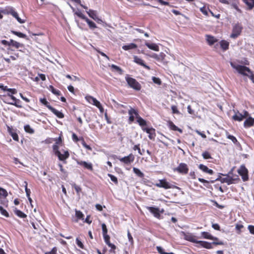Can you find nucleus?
<instances>
[{"label": "nucleus", "instance_id": "obj_1", "mask_svg": "<svg viewBox=\"0 0 254 254\" xmlns=\"http://www.w3.org/2000/svg\"><path fill=\"white\" fill-rule=\"evenodd\" d=\"M230 64L231 66L235 69L239 73L248 76L249 78L250 77V75H251L253 73V72L251 70V69L245 65L235 64L233 63H231Z\"/></svg>", "mask_w": 254, "mask_h": 254}, {"label": "nucleus", "instance_id": "obj_2", "mask_svg": "<svg viewBox=\"0 0 254 254\" xmlns=\"http://www.w3.org/2000/svg\"><path fill=\"white\" fill-rule=\"evenodd\" d=\"M1 12L4 14H10L13 17L16 19L18 22L20 23H24L25 22V20L21 19L18 16L17 12L15 11V9L10 6H6L4 8L1 10Z\"/></svg>", "mask_w": 254, "mask_h": 254}, {"label": "nucleus", "instance_id": "obj_3", "mask_svg": "<svg viewBox=\"0 0 254 254\" xmlns=\"http://www.w3.org/2000/svg\"><path fill=\"white\" fill-rule=\"evenodd\" d=\"M125 79L129 87L135 91H140L141 89V84L135 79L126 75Z\"/></svg>", "mask_w": 254, "mask_h": 254}, {"label": "nucleus", "instance_id": "obj_4", "mask_svg": "<svg viewBox=\"0 0 254 254\" xmlns=\"http://www.w3.org/2000/svg\"><path fill=\"white\" fill-rule=\"evenodd\" d=\"M243 30V26L240 23L235 24L232 29V32L230 35V37L233 39L237 38L240 36Z\"/></svg>", "mask_w": 254, "mask_h": 254}, {"label": "nucleus", "instance_id": "obj_5", "mask_svg": "<svg viewBox=\"0 0 254 254\" xmlns=\"http://www.w3.org/2000/svg\"><path fill=\"white\" fill-rule=\"evenodd\" d=\"M85 98L88 103L96 106L101 112H102L103 108L100 102L98 101L95 98L90 95H86Z\"/></svg>", "mask_w": 254, "mask_h": 254}, {"label": "nucleus", "instance_id": "obj_6", "mask_svg": "<svg viewBox=\"0 0 254 254\" xmlns=\"http://www.w3.org/2000/svg\"><path fill=\"white\" fill-rule=\"evenodd\" d=\"M154 185L158 188H164L166 190L174 188L175 187L174 185L167 182L165 179L159 180L158 182Z\"/></svg>", "mask_w": 254, "mask_h": 254}, {"label": "nucleus", "instance_id": "obj_7", "mask_svg": "<svg viewBox=\"0 0 254 254\" xmlns=\"http://www.w3.org/2000/svg\"><path fill=\"white\" fill-rule=\"evenodd\" d=\"M174 170L182 175H186L188 173L189 169L186 163H181Z\"/></svg>", "mask_w": 254, "mask_h": 254}, {"label": "nucleus", "instance_id": "obj_8", "mask_svg": "<svg viewBox=\"0 0 254 254\" xmlns=\"http://www.w3.org/2000/svg\"><path fill=\"white\" fill-rule=\"evenodd\" d=\"M128 114L129 115L128 122L130 124L133 122L135 118L137 119V117L139 116L138 111L132 107H130V109L128 111Z\"/></svg>", "mask_w": 254, "mask_h": 254}, {"label": "nucleus", "instance_id": "obj_9", "mask_svg": "<svg viewBox=\"0 0 254 254\" xmlns=\"http://www.w3.org/2000/svg\"><path fill=\"white\" fill-rule=\"evenodd\" d=\"M182 233L185 240L193 243H197L198 241L197 240V238L193 234L184 232H182Z\"/></svg>", "mask_w": 254, "mask_h": 254}, {"label": "nucleus", "instance_id": "obj_10", "mask_svg": "<svg viewBox=\"0 0 254 254\" xmlns=\"http://www.w3.org/2000/svg\"><path fill=\"white\" fill-rule=\"evenodd\" d=\"M55 155L58 157L60 161H62L64 164H66L67 163L66 159L69 157V153L68 150H63V153L60 152Z\"/></svg>", "mask_w": 254, "mask_h": 254}, {"label": "nucleus", "instance_id": "obj_11", "mask_svg": "<svg viewBox=\"0 0 254 254\" xmlns=\"http://www.w3.org/2000/svg\"><path fill=\"white\" fill-rule=\"evenodd\" d=\"M117 159L120 160L121 162L124 163L125 164H130L133 162L134 160V156L132 154H129L128 156L124 157H118Z\"/></svg>", "mask_w": 254, "mask_h": 254}, {"label": "nucleus", "instance_id": "obj_12", "mask_svg": "<svg viewBox=\"0 0 254 254\" xmlns=\"http://www.w3.org/2000/svg\"><path fill=\"white\" fill-rule=\"evenodd\" d=\"M238 173L242 176L244 181H246L248 180V171L244 166H241L240 167V168L238 170Z\"/></svg>", "mask_w": 254, "mask_h": 254}, {"label": "nucleus", "instance_id": "obj_13", "mask_svg": "<svg viewBox=\"0 0 254 254\" xmlns=\"http://www.w3.org/2000/svg\"><path fill=\"white\" fill-rule=\"evenodd\" d=\"M146 208L155 217L158 219H160L161 215L159 208L152 206H146Z\"/></svg>", "mask_w": 254, "mask_h": 254}, {"label": "nucleus", "instance_id": "obj_14", "mask_svg": "<svg viewBox=\"0 0 254 254\" xmlns=\"http://www.w3.org/2000/svg\"><path fill=\"white\" fill-rule=\"evenodd\" d=\"M142 130L148 133V137L151 140H154L156 137L155 129L153 127H142Z\"/></svg>", "mask_w": 254, "mask_h": 254}, {"label": "nucleus", "instance_id": "obj_15", "mask_svg": "<svg viewBox=\"0 0 254 254\" xmlns=\"http://www.w3.org/2000/svg\"><path fill=\"white\" fill-rule=\"evenodd\" d=\"M76 162L78 165L83 167L85 169H86L91 171L93 170V165L91 163H88L84 161L79 160H77Z\"/></svg>", "mask_w": 254, "mask_h": 254}, {"label": "nucleus", "instance_id": "obj_16", "mask_svg": "<svg viewBox=\"0 0 254 254\" xmlns=\"http://www.w3.org/2000/svg\"><path fill=\"white\" fill-rule=\"evenodd\" d=\"M133 62L137 64L142 66L147 70L150 69V67L144 64V61L136 56H134L133 57Z\"/></svg>", "mask_w": 254, "mask_h": 254}, {"label": "nucleus", "instance_id": "obj_17", "mask_svg": "<svg viewBox=\"0 0 254 254\" xmlns=\"http://www.w3.org/2000/svg\"><path fill=\"white\" fill-rule=\"evenodd\" d=\"M7 131L14 140L16 141H19V137L17 133L16 132L15 130L13 129L12 127L8 126Z\"/></svg>", "mask_w": 254, "mask_h": 254}, {"label": "nucleus", "instance_id": "obj_18", "mask_svg": "<svg viewBox=\"0 0 254 254\" xmlns=\"http://www.w3.org/2000/svg\"><path fill=\"white\" fill-rule=\"evenodd\" d=\"M224 176H225V177L222 178L220 179V181L221 183H226L229 185L234 183V182L235 180V179H233L232 177L229 176L228 175H225Z\"/></svg>", "mask_w": 254, "mask_h": 254}, {"label": "nucleus", "instance_id": "obj_19", "mask_svg": "<svg viewBox=\"0 0 254 254\" xmlns=\"http://www.w3.org/2000/svg\"><path fill=\"white\" fill-rule=\"evenodd\" d=\"M196 244H199L201 247L207 249H211L213 248L212 243L203 241H197Z\"/></svg>", "mask_w": 254, "mask_h": 254}, {"label": "nucleus", "instance_id": "obj_20", "mask_svg": "<svg viewBox=\"0 0 254 254\" xmlns=\"http://www.w3.org/2000/svg\"><path fill=\"white\" fill-rule=\"evenodd\" d=\"M200 238H203L209 240H218V238L213 236L208 232H202Z\"/></svg>", "mask_w": 254, "mask_h": 254}, {"label": "nucleus", "instance_id": "obj_21", "mask_svg": "<svg viewBox=\"0 0 254 254\" xmlns=\"http://www.w3.org/2000/svg\"><path fill=\"white\" fill-rule=\"evenodd\" d=\"M246 5V9L248 10H252L254 8V0H242Z\"/></svg>", "mask_w": 254, "mask_h": 254}, {"label": "nucleus", "instance_id": "obj_22", "mask_svg": "<svg viewBox=\"0 0 254 254\" xmlns=\"http://www.w3.org/2000/svg\"><path fill=\"white\" fill-rule=\"evenodd\" d=\"M206 41L210 46L213 45L215 43L218 41V39L212 35H206Z\"/></svg>", "mask_w": 254, "mask_h": 254}, {"label": "nucleus", "instance_id": "obj_23", "mask_svg": "<svg viewBox=\"0 0 254 254\" xmlns=\"http://www.w3.org/2000/svg\"><path fill=\"white\" fill-rule=\"evenodd\" d=\"M234 112L235 115L232 116V119L235 121H242L244 120L242 114L240 113L238 111Z\"/></svg>", "mask_w": 254, "mask_h": 254}, {"label": "nucleus", "instance_id": "obj_24", "mask_svg": "<svg viewBox=\"0 0 254 254\" xmlns=\"http://www.w3.org/2000/svg\"><path fill=\"white\" fill-rule=\"evenodd\" d=\"M254 125V120H253V118L252 117H249L244 123V127L245 128H249L252 126H253Z\"/></svg>", "mask_w": 254, "mask_h": 254}, {"label": "nucleus", "instance_id": "obj_25", "mask_svg": "<svg viewBox=\"0 0 254 254\" xmlns=\"http://www.w3.org/2000/svg\"><path fill=\"white\" fill-rule=\"evenodd\" d=\"M198 168L203 172L210 175H212L214 173L212 170L209 169L206 166L203 164H200L198 166Z\"/></svg>", "mask_w": 254, "mask_h": 254}, {"label": "nucleus", "instance_id": "obj_26", "mask_svg": "<svg viewBox=\"0 0 254 254\" xmlns=\"http://www.w3.org/2000/svg\"><path fill=\"white\" fill-rule=\"evenodd\" d=\"M86 12L88 15L94 20L97 21H101L100 19L98 18L96 12L95 10L92 9H89L88 11H87Z\"/></svg>", "mask_w": 254, "mask_h": 254}, {"label": "nucleus", "instance_id": "obj_27", "mask_svg": "<svg viewBox=\"0 0 254 254\" xmlns=\"http://www.w3.org/2000/svg\"><path fill=\"white\" fill-rule=\"evenodd\" d=\"M219 44L221 48L222 49L223 51H225L228 50L229 47V43L228 41L225 40H222L220 41V42H219Z\"/></svg>", "mask_w": 254, "mask_h": 254}, {"label": "nucleus", "instance_id": "obj_28", "mask_svg": "<svg viewBox=\"0 0 254 254\" xmlns=\"http://www.w3.org/2000/svg\"><path fill=\"white\" fill-rule=\"evenodd\" d=\"M50 111L60 119H63L64 117V114L63 113L56 110L53 107H51Z\"/></svg>", "mask_w": 254, "mask_h": 254}, {"label": "nucleus", "instance_id": "obj_29", "mask_svg": "<svg viewBox=\"0 0 254 254\" xmlns=\"http://www.w3.org/2000/svg\"><path fill=\"white\" fill-rule=\"evenodd\" d=\"M145 46H146L149 49L155 51H159V46L155 44V43H149L148 42H146L145 44Z\"/></svg>", "mask_w": 254, "mask_h": 254}, {"label": "nucleus", "instance_id": "obj_30", "mask_svg": "<svg viewBox=\"0 0 254 254\" xmlns=\"http://www.w3.org/2000/svg\"><path fill=\"white\" fill-rule=\"evenodd\" d=\"M48 88L53 94L56 96L61 95V92L59 90L55 88L53 85H50Z\"/></svg>", "mask_w": 254, "mask_h": 254}, {"label": "nucleus", "instance_id": "obj_31", "mask_svg": "<svg viewBox=\"0 0 254 254\" xmlns=\"http://www.w3.org/2000/svg\"><path fill=\"white\" fill-rule=\"evenodd\" d=\"M244 228V225L242 221H239L235 225V229L237 231V233L240 234L242 232V229Z\"/></svg>", "mask_w": 254, "mask_h": 254}, {"label": "nucleus", "instance_id": "obj_32", "mask_svg": "<svg viewBox=\"0 0 254 254\" xmlns=\"http://www.w3.org/2000/svg\"><path fill=\"white\" fill-rule=\"evenodd\" d=\"M136 122L139 125L142 127V128L144 127V126H146L147 125L146 121L142 119L139 115L138 117H137Z\"/></svg>", "mask_w": 254, "mask_h": 254}, {"label": "nucleus", "instance_id": "obj_33", "mask_svg": "<svg viewBox=\"0 0 254 254\" xmlns=\"http://www.w3.org/2000/svg\"><path fill=\"white\" fill-rule=\"evenodd\" d=\"M10 46L14 47L16 49H18L20 47H23L24 46L23 44H21L12 39L10 40Z\"/></svg>", "mask_w": 254, "mask_h": 254}, {"label": "nucleus", "instance_id": "obj_34", "mask_svg": "<svg viewBox=\"0 0 254 254\" xmlns=\"http://www.w3.org/2000/svg\"><path fill=\"white\" fill-rule=\"evenodd\" d=\"M137 47V46L136 44L134 43H130L127 45H124L122 47L123 49L124 50L127 51L130 49H136Z\"/></svg>", "mask_w": 254, "mask_h": 254}, {"label": "nucleus", "instance_id": "obj_35", "mask_svg": "<svg viewBox=\"0 0 254 254\" xmlns=\"http://www.w3.org/2000/svg\"><path fill=\"white\" fill-rule=\"evenodd\" d=\"M14 212L15 215H16L17 216H18L20 218H25L27 217L26 214H25L24 213H23L21 210H18L16 208H15V209L14 210Z\"/></svg>", "mask_w": 254, "mask_h": 254}, {"label": "nucleus", "instance_id": "obj_36", "mask_svg": "<svg viewBox=\"0 0 254 254\" xmlns=\"http://www.w3.org/2000/svg\"><path fill=\"white\" fill-rule=\"evenodd\" d=\"M170 128L174 131H178L180 133L183 132V130L178 127H177L173 122H171L169 123Z\"/></svg>", "mask_w": 254, "mask_h": 254}, {"label": "nucleus", "instance_id": "obj_37", "mask_svg": "<svg viewBox=\"0 0 254 254\" xmlns=\"http://www.w3.org/2000/svg\"><path fill=\"white\" fill-rule=\"evenodd\" d=\"M8 196V193L6 190L0 187V199L1 198H6Z\"/></svg>", "mask_w": 254, "mask_h": 254}, {"label": "nucleus", "instance_id": "obj_38", "mask_svg": "<svg viewBox=\"0 0 254 254\" xmlns=\"http://www.w3.org/2000/svg\"><path fill=\"white\" fill-rule=\"evenodd\" d=\"M85 21L88 24L90 29H94L97 28V26H96V24L92 21L90 20L88 18L86 19Z\"/></svg>", "mask_w": 254, "mask_h": 254}, {"label": "nucleus", "instance_id": "obj_39", "mask_svg": "<svg viewBox=\"0 0 254 254\" xmlns=\"http://www.w3.org/2000/svg\"><path fill=\"white\" fill-rule=\"evenodd\" d=\"M133 172L139 177L142 178L144 177V174L138 168H133Z\"/></svg>", "mask_w": 254, "mask_h": 254}, {"label": "nucleus", "instance_id": "obj_40", "mask_svg": "<svg viewBox=\"0 0 254 254\" xmlns=\"http://www.w3.org/2000/svg\"><path fill=\"white\" fill-rule=\"evenodd\" d=\"M40 101L42 104L46 106L50 110H51V107H53L50 105L49 102L47 101V99L45 98H40Z\"/></svg>", "mask_w": 254, "mask_h": 254}, {"label": "nucleus", "instance_id": "obj_41", "mask_svg": "<svg viewBox=\"0 0 254 254\" xmlns=\"http://www.w3.org/2000/svg\"><path fill=\"white\" fill-rule=\"evenodd\" d=\"M156 250L159 254H175L173 253H167L165 250L160 246H157Z\"/></svg>", "mask_w": 254, "mask_h": 254}, {"label": "nucleus", "instance_id": "obj_42", "mask_svg": "<svg viewBox=\"0 0 254 254\" xmlns=\"http://www.w3.org/2000/svg\"><path fill=\"white\" fill-rule=\"evenodd\" d=\"M11 32L12 34H13L14 35H15L20 38H26V37H27V36L25 34H23L20 32H17V31L12 30V31H11Z\"/></svg>", "mask_w": 254, "mask_h": 254}, {"label": "nucleus", "instance_id": "obj_43", "mask_svg": "<svg viewBox=\"0 0 254 254\" xmlns=\"http://www.w3.org/2000/svg\"><path fill=\"white\" fill-rule=\"evenodd\" d=\"M111 67L117 71L120 74H122L123 73V70L121 67L116 65L112 64L111 65Z\"/></svg>", "mask_w": 254, "mask_h": 254}, {"label": "nucleus", "instance_id": "obj_44", "mask_svg": "<svg viewBox=\"0 0 254 254\" xmlns=\"http://www.w3.org/2000/svg\"><path fill=\"white\" fill-rule=\"evenodd\" d=\"M24 128L25 132L30 134H33L34 132V130L29 125H25L24 127Z\"/></svg>", "mask_w": 254, "mask_h": 254}, {"label": "nucleus", "instance_id": "obj_45", "mask_svg": "<svg viewBox=\"0 0 254 254\" xmlns=\"http://www.w3.org/2000/svg\"><path fill=\"white\" fill-rule=\"evenodd\" d=\"M81 141L82 145L84 148H85L88 150L92 151V148L89 145L86 143L84 138L82 137H81Z\"/></svg>", "mask_w": 254, "mask_h": 254}, {"label": "nucleus", "instance_id": "obj_46", "mask_svg": "<svg viewBox=\"0 0 254 254\" xmlns=\"http://www.w3.org/2000/svg\"><path fill=\"white\" fill-rule=\"evenodd\" d=\"M0 212L1 214L3 216H4L6 217H9V213L8 212L4 209L1 206H0Z\"/></svg>", "mask_w": 254, "mask_h": 254}, {"label": "nucleus", "instance_id": "obj_47", "mask_svg": "<svg viewBox=\"0 0 254 254\" xmlns=\"http://www.w3.org/2000/svg\"><path fill=\"white\" fill-rule=\"evenodd\" d=\"M75 216L78 219H83L84 215L80 211L76 210Z\"/></svg>", "mask_w": 254, "mask_h": 254}, {"label": "nucleus", "instance_id": "obj_48", "mask_svg": "<svg viewBox=\"0 0 254 254\" xmlns=\"http://www.w3.org/2000/svg\"><path fill=\"white\" fill-rule=\"evenodd\" d=\"M72 187L75 189L76 193L78 194H79V193L81 191L82 189L81 187L80 186L76 185L75 183L72 184Z\"/></svg>", "mask_w": 254, "mask_h": 254}, {"label": "nucleus", "instance_id": "obj_49", "mask_svg": "<svg viewBox=\"0 0 254 254\" xmlns=\"http://www.w3.org/2000/svg\"><path fill=\"white\" fill-rule=\"evenodd\" d=\"M108 176L110 177L112 182H113L116 185H118V180L116 177L111 174H108Z\"/></svg>", "mask_w": 254, "mask_h": 254}, {"label": "nucleus", "instance_id": "obj_50", "mask_svg": "<svg viewBox=\"0 0 254 254\" xmlns=\"http://www.w3.org/2000/svg\"><path fill=\"white\" fill-rule=\"evenodd\" d=\"M202 156L204 159H208L211 158L210 153L207 151L203 152L202 154Z\"/></svg>", "mask_w": 254, "mask_h": 254}, {"label": "nucleus", "instance_id": "obj_51", "mask_svg": "<svg viewBox=\"0 0 254 254\" xmlns=\"http://www.w3.org/2000/svg\"><path fill=\"white\" fill-rule=\"evenodd\" d=\"M152 80L154 83L159 85H161L162 83L161 79L158 77L153 76L152 77Z\"/></svg>", "mask_w": 254, "mask_h": 254}, {"label": "nucleus", "instance_id": "obj_52", "mask_svg": "<svg viewBox=\"0 0 254 254\" xmlns=\"http://www.w3.org/2000/svg\"><path fill=\"white\" fill-rule=\"evenodd\" d=\"M76 243L77 245L80 248L82 249H84V246L83 243L81 242V241L79 240L78 238H77L76 239Z\"/></svg>", "mask_w": 254, "mask_h": 254}, {"label": "nucleus", "instance_id": "obj_53", "mask_svg": "<svg viewBox=\"0 0 254 254\" xmlns=\"http://www.w3.org/2000/svg\"><path fill=\"white\" fill-rule=\"evenodd\" d=\"M171 109H172L173 114H180V112L178 110V108L176 106L172 105L171 106Z\"/></svg>", "mask_w": 254, "mask_h": 254}, {"label": "nucleus", "instance_id": "obj_54", "mask_svg": "<svg viewBox=\"0 0 254 254\" xmlns=\"http://www.w3.org/2000/svg\"><path fill=\"white\" fill-rule=\"evenodd\" d=\"M65 77L69 79L70 80H73V81H80V79L79 77L76 76H73V77H71L69 74H67L65 75Z\"/></svg>", "mask_w": 254, "mask_h": 254}, {"label": "nucleus", "instance_id": "obj_55", "mask_svg": "<svg viewBox=\"0 0 254 254\" xmlns=\"http://www.w3.org/2000/svg\"><path fill=\"white\" fill-rule=\"evenodd\" d=\"M53 149L55 155H56L57 154L60 152L59 151V147L58 146V144H54L53 145Z\"/></svg>", "mask_w": 254, "mask_h": 254}, {"label": "nucleus", "instance_id": "obj_56", "mask_svg": "<svg viewBox=\"0 0 254 254\" xmlns=\"http://www.w3.org/2000/svg\"><path fill=\"white\" fill-rule=\"evenodd\" d=\"M102 226V232H103V235H107L108 233V229L107 228V226L105 223H103L101 225Z\"/></svg>", "mask_w": 254, "mask_h": 254}, {"label": "nucleus", "instance_id": "obj_57", "mask_svg": "<svg viewBox=\"0 0 254 254\" xmlns=\"http://www.w3.org/2000/svg\"><path fill=\"white\" fill-rule=\"evenodd\" d=\"M132 149L134 150H138V153L140 154V155H143V153L141 152V150H140V144H136V145H135Z\"/></svg>", "mask_w": 254, "mask_h": 254}, {"label": "nucleus", "instance_id": "obj_58", "mask_svg": "<svg viewBox=\"0 0 254 254\" xmlns=\"http://www.w3.org/2000/svg\"><path fill=\"white\" fill-rule=\"evenodd\" d=\"M227 138L230 140H231L232 141V142L236 144L238 142V140L237 139V138L233 135H231V134H228L227 135Z\"/></svg>", "mask_w": 254, "mask_h": 254}, {"label": "nucleus", "instance_id": "obj_59", "mask_svg": "<svg viewBox=\"0 0 254 254\" xmlns=\"http://www.w3.org/2000/svg\"><path fill=\"white\" fill-rule=\"evenodd\" d=\"M103 238H104V241H105V243L107 245H108L109 244L111 243V242H110V237L109 235H108L107 234V235H103Z\"/></svg>", "mask_w": 254, "mask_h": 254}, {"label": "nucleus", "instance_id": "obj_60", "mask_svg": "<svg viewBox=\"0 0 254 254\" xmlns=\"http://www.w3.org/2000/svg\"><path fill=\"white\" fill-rule=\"evenodd\" d=\"M107 245L108 246V247L111 248L110 252L115 253V250L116 249V246L114 244H112L111 243Z\"/></svg>", "mask_w": 254, "mask_h": 254}, {"label": "nucleus", "instance_id": "obj_61", "mask_svg": "<svg viewBox=\"0 0 254 254\" xmlns=\"http://www.w3.org/2000/svg\"><path fill=\"white\" fill-rule=\"evenodd\" d=\"M75 14H76L81 19L84 20L85 21L87 18L82 12H76Z\"/></svg>", "mask_w": 254, "mask_h": 254}, {"label": "nucleus", "instance_id": "obj_62", "mask_svg": "<svg viewBox=\"0 0 254 254\" xmlns=\"http://www.w3.org/2000/svg\"><path fill=\"white\" fill-rule=\"evenodd\" d=\"M214 242L212 243V245H223L224 244L223 242L219 241V239L218 240H213Z\"/></svg>", "mask_w": 254, "mask_h": 254}, {"label": "nucleus", "instance_id": "obj_63", "mask_svg": "<svg viewBox=\"0 0 254 254\" xmlns=\"http://www.w3.org/2000/svg\"><path fill=\"white\" fill-rule=\"evenodd\" d=\"M54 140L56 142V144H60L62 142V135L60 134V136L54 139Z\"/></svg>", "mask_w": 254, "mask_h": 254}, {"label": "nucleus", "instance_id": "obj_64", "mask_svg": "<svg viewBox=\"0 0 254 254\" xmlns=\"http://www.w3.org/2000/svg\"><path fill=\"white\" fill-rule=\"evenodd\" d=\"M57 248L54 247L52 250L50 252H47L45 253V254H57Z\"/></svg>", "mask_w": 254, "mask_h": 254}]
</instances>
